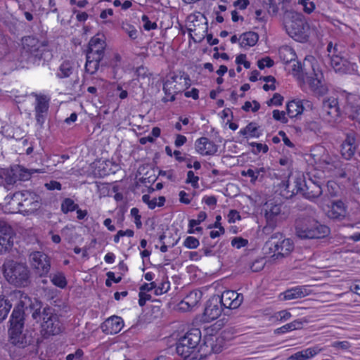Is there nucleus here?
Instances as JSON below:
<instances>
[{
  "mask_svg": "<svg viewBox=\"0 0 360 360\" xmlns=\"http://www.w3.org/2000/svg\"><path fill=\"white\" fill-rule=\"evenodd\" d=\"M201 338L200 330L193 328L181 337L176 344V353L184 360H203L207 355L200 353L198 350L195 352Z\"/></svg>",
  "mask_w": 360,
  "mask_h": 360,
  "instance_id": "obj_4",
  "label": "nucleus"
},
{
  "mask_svg": "<svg viewBox=\"0 0 360 360\" xmlns=\"http://www.w3.org/2000/svg\"><path fill=\"white\" fill-rule=\"evenodd\" d=\"M22 191L15 192L13 194L6 195L4 198V204L10 206L9 209L12 212H19V207L21 204Z\"/></svg>",
  "mask_w": 360,
  "mask_h": 360,
  "instance_id": "obj_26",
  "label": "nucleus"
},
{
  "mask_svg": "<svg viewBox=\"0 0 360 360\" xmlns=\"http://www.w3.org/2000/svg\"><path fill=\"white\" fill-rule=\"evenodd\" d=\"M309 89L313 94L316 97H321L326 95L329 91L328 83L323 78V73L318 70L314 77H311L308 82Z\"/></svg>",
  "mask_w": 360,
  "mask_h": 360,
  "instance_id": "obj_15",
  "label": "nucleus"
},
{
  "mask_svg": "<svg viewBox=\"0 0 360 360\" xmlns=\"http://www.w3.org/2000/svg\"><path fill=\"white\" fill-rule=\"evenodd\" d=\"M309 156L316 164H321L326 162L324 158L326 150L322 146H316L310 150Z\"/></svg>",
  "mask_w": 360,
  "mask_h": 360,
  "instance_id": "obj_32",
  "label": "nucleus"
},
{
  "mask_svg": "<svg viewBox=\"0 0 360 360\" xmlns=\"http://www.w3.org/2000/svg\"><path fill=\"white\" fill-rule=\"evenodd\" d=\"M18 293L20 294V301L11 314L9 333L11 342L20 348H25L33 342L31 335L22 333L25 310L28 311L27 304L31 302V299L20 291Z\"/></svg>",
  "mask_w": 360,
  "mask_h": 360,
  "instance_id": "obj_1",
  "label": "nucleus"
},
{
  "mask_svg": "<svg viewBox=\"0 0 360 360\" xmlns=\"http://www.w3.org/2000/svg\"><path fill=\"white\" fill-rule=\"evenodd\" d=\"M104 53H86V58L93 61L98 63L99 65L100 61L103 59Z\"/></svg>",
  "mask_w": 360,
  "mask_h": 360,
  "instance_id": "obj_60",
  "label": "nucleus"
},
{
  "mask_svg": "<svg viewBox=\"0 0 360 360\" xmlns=\"http://www.w3.org/2000/svg\"><path fill=\"white\" fill-rule=\"evenodd\" d=\"M29 259L32 267L36 270L40 277L45 276L50 271L51 264L49 257L42 252H33L30 253Z\"/></svg>",
  "mask_w": 360,
  "mask_h": 360,
  "instance_id": "obj_12",
  "label": "nucleus"
},
{
  "mask_svg": "<svg viewBox=\"0 0 360 360\" xmlns=\"http://www.w3.org/2000/svg\"><path fill=\"white\" fill-rule=\"evenodd\" d=\"M105 46V41L97 37H92L89 42V46Z\"/></svg>",
  "mask_w": 360,
  "mask_h": 360,
  "instance_id": "obj_58",
  "label": "nucleus"
},
{
  "mask_svg": "<svg viewBox=\"0 0 360 360\" xmlns=\"http://www.w3.org/2000/svg\"><path fill=\"white\" fill-rule=\"evenodd\" d=\"M241 174L243 176H250L252 179L251 181H255L258 177L259 172L248 169L247 171H242Z\"/></svg>",
  "mask_w": 360,
  "mask_h": 360,
  "instance_id": "obj_55",
  "label": "nucleus"
},
{
  "mask_svg": "<svg viewBox=\"0 0 360 360\" xmlns=\"http://www.w3.org/2000/svg\"><path fill=\"white\" fill-rule=\"evenodd\" d=\"M249 4H250L249 0H236L233 3V6H238L241 10H244L248 7Z\"/></svg>",
  "mask_w": 360,
  "mask_h": 360,
  "instance_id": "obj_63",
  "label": "nucleus"
},
{
  "mask_svg": "<svg viewBox=\"0 0 360 360\" xmlns=\"http://www.w3.org/2000/svg\"><path fill=\"white\" fill-rule=\"evenodd\" d=\"M302 182V174H290L288 180L282 181L279 185L281 195L289 199L296 194H301Z\"/></svg>",
  "mask_w": 360,
  "mask_h": 360,
  "instance_id": "obj_9",
  "label": "nucleus"
},
{
  "mask_svg": "<svg viewBox=\"0 0 360 360\" xmlns=\"http://www.w3.org/2000/svg\"><path fill=\"white\" fill-rule=\"evenodd\" d=\"M99 65L98 63L91 60V59H89L86 58V63L85 65V70L86 72L94 74L96 72V70L98 69Z\"/></svg>",
  "mask_w": 360,
  "mask_h": 360,
  "instance_id": "obj_44",
  "label": "nucleus"
},
{
  "mask_svg": "<svg viewBox=\"0 0 360 360\" xmlns=\"http://www.w3.org/2000/svg\"><path fill=\"white\" fill-rule=\"evenodd\" d=\"M240 39H242V41L240 43V46L241 47H245L246 46H253L258 41L259 35L255 32H248L243 33L240 36Z\"/></svg>",
  "mask_w": 360,
  "mask_h": 360,
  "instance_id": "obj_28",
  "label": "nucleus"
},
{
  "mask_svg": "<svg viewBox=\"0 0 360 360\" xmlns=\"http://www.w3.org/2000/svg\"><path fill=\"white\" fill-rule=\"evenodd\" d=\"M23 48L32 55L35 59L49 62L51 60L53 54L51 51L46 49L47 41H39L33 36L24 37L22 39Z\"/></svg>",
  "mask_w": 360,
  "mask_h": 360,
  "instance_id": "obj_8",
  "label": "nucleus"
},
{
  "mask_svg": "<svg viewBox=\"0 0 360 360\" xmlns=\"http://www.w3.org/2000/svg\"><path fill=\"white\" fill-rule=\"evenodd\" d=\"M331 347L340 350H347L350 348L351 344L348 341H337L333 342Z\"/></svg>",
  "mask_w": 360,
  "mask_h": 360,
  "instance_id": "obj_50",
  "label": "nucleus"
},
{
  "mask_svg": "<svg viewBox=\"0 0 360 360\" xmlns=\"http://www.w3.org/2000/svg\"><path fill=\"white\" fill-rule=\"evenodd\" d=\"M287 112H304L313 110V104L308 100H295L289 101L286 105Z\"/></svg>",
  "mask_w": 360,
  "mask_h": 360,
  "instance_id": "obj_21",
  "label": "nucleus"
},
{
  "mask_svg": "<svg viewBox=\"0 0 360 360\" xmlns=\"http://www.w3.org/2000/svg\"><path fill=\"white\" fill-rule=\"evenodd\" d=\"M346 210L342 201L337 200L333 202L331 210L329 211V216L331 218L338 219L345 217Z\"/></svg>",
  "mask_w": 360,
  "mask_h": 360,
  "instance_id": "obj_29",
  "label": "nucleus"
},
{
  "mask_svg": "<svg viewBox=\"0 0 360 360\" xmlns=\"http://www.w3.org/2000/svg\"><path fill=\"white\" fill-rule=\"evenodd\" d=\"M13 168L15 172V174H18V181H27L30 178L32 174H33L34 172H41L39 169L29 170L18 165L15 166Z\"/></svg>",
  "mask_w": 360,
  "mask_h": 360,
  "instance_id": "obj_34",
  "label": "nucleus"
},
{
  "mask_svg": "<svg viewBox=\"0 0 360 360\" xmlns=\"http://www.w3.org/2000/svg\"><path fill=\"white\" fill-rule=\"evenodd\" d=\"M45 187L50 191L53 190H61V184L56 181H51L49 183L45 184Z\"/></svg>",
  "mask_w": 360,
  "mask_h": 360,
  "instance_id": "obj_57",
  "label": "nucleus"
},
{
  "mask_svg": "<svg viewBox=\"0 0 360 360\" xmlns=\"http://www.w3.org/2000/svg\"><path fill=\"white\" fill-rule=\"evenodd\" d=\"M17 175L18 174H15L14 168L4 171L1 174L8 185L14 184L18 181Z\"/></svg>",
  "mask_w": 360,
  "mask_h": 360,
  "instance_id": "obj_39",
  "label": "nucleus"
},
{
  "mask_svg": "<svg viewBox=\"0 0 360 360\" xmlns=\"http://www.w3.org/2000/svg\"><path fill=\"white\" fill-rule=\"evenodd\" d=\"M243 296L233 290L224 291L219 295V301L224 308L236 309L242 303Z\"/></svg>",
  "mask_w": 360,
  "mask_h": 360,
  "instance_id": "obj_18",
  "label": "nucleus"
},
{
  "mask_svg": "<svg viewBox=\"0 0 360 360\" xmlns=\"http://www.w3.org/2000/svg\"><path fill=\"white\" fill-rule=\"evenodd\" d=\"M322 193L321 181L320 179H312L309 174L307 176L302 174L301 195L307 199L319 197Z\"/></svg>",
  "mask_w": 360,
  "mask_h": 360,
  "instance_id": "obj_10",
  "label": "nucleus"
},
{
  "mask_svg": "<svg viewBox=\"0 0 360 360\" xmlns=\"http://www.w3.org/2000/svg\"><path fill=\"white\" fill-rule=\"evenodd\" d=\"M79 207L78 205L75 203L74 200L71 198H65L61 204V210L63 213L66 214L69 212H72Z\"/></svg>",
  "mask_w": 360,
  "mask_h": 360,
  "instance_id": "obj_40",
  "label": "nucleus"
},
{
  "mask_svg": "<svg viewBox=\"0 0 360 360\" xmlns=\"http://www.w3.org/2000/svg\"><path fill=\"white\" fill-rule=\"evenodd\" d=\"M285 20V27L290 37L295 40L304 42L308 39L309 25L303 15L291 12Z\"/></svg>",
  "mask_w": 360,
  "mask_h": 360,
  "instance_id": "obj_6",
  "label": "nucleus"
},
{
  "mask_svg": "<svg viewBox=\"0 0 360 360\" xmlns=\"http://www.w3.org/2000/svg\"><path fill=\"white\" fill-rule=\"evenodd\" d=\"M300 71H301V63L297 61L295 63L293 64L292 67V74L298 78V76L300 75Z\"/></svg>",
  "mask_w": 360,
  "mask_h": 360,
  "instance_id": "obj_61",
  "label": "nucleus"
},
{
  "mask_svg": "<svg viewBox=\"0 0 360 360\" xmlns=\"http://www.w3.org/2000/svg\"><path fill=\"white\" fill-rule=\"evenodd\" d=\"M74 72L73 63L69 60H65L60 65L57 76L60 79L67 78L70 77Z\"/></svg>",
  "mask_w": 360,
  "mask_h": 360,
  "instance_id": "obj_30",
  "label": "nucleus"
},
{
  "mask_svg": "<svg viewBox=\"0 0 360 360\" xmlns=\"http://www.w3.org/2000/svg\"><path fill=\"white\" fill-rule=\"evenodd\" d=\"M356 150V139L353 135L347 134L346 139L341 145L342 155L349 160L354 154Z\"/></svg>",
  "mask_w": 360,
  "mask_h": 360,
  "instance_id": "obj_24",
  "label": "nucleus"
},
{
  "mask_svg": "<svg viewBox=\"0 0 360 360\" xmlns=\"http://www.w3.org/2000/svg\"><path fill=\"white\" fill-rule=\"evenodd\" d=\"M231 244L237 248H240L248 244V240L242 238H234L231 241Z\"/></svg>",
  "mask_w": 360,
  "mask_h": 360,
  "instance_id": "obj_56",
  "label": "nucleus"
},
{
  "mask_svg": "<svg viewBox=\"0 0 360 360\" xmlns=\"http://www.w3.org/2000/svg\"><path fill=\"white\" fill-rule=\"evenodd\" d=\"M169 288L170 284L169 281L162 282L160 286H156L155 288V294L159 295L165 293L169 290Z\"/></svg>",
  "mask_w": 360,
  "mask_h": 360,
  "instance_id": "obj_48",
  "label": "nucleus"
},
{
  "mask_svg": "<svg viewBox=\"0 0 360 360\" xmlns=\"http://www.w3.org/2000/svg\"><path fill=\"white\" fill-rule=\"evenodd\" d=\"M123 326L122 319L119 316H113L103 323L102 328L107 333L116 334L122 330Z\"/></svg>",
  "mask_w": 360,
  "mask_h": 360,
  "instance_id": "obj_22",
  "label": "nucleus"
},
{
  "mask_svg": "<svg viewBox=\"0 0 360 360\" xmlns=\"http://www.w3.org/2000/svg\"><path fill=\"white\" fill-rule=\"evenodd\" d=\"M196 151L202 155H214L217 151V146L207 137H201L195 143Z\"/></svg>",
  "mask_w": 360,
  "mask_h": 360,
  "instance_id": "obj_20",
  "label": "nucleus"
},
{
  "mask_svg": "<svg viewBox=\"0 0 360 360\" xmlns=\"http://www.w3.org/2000/svg\"><path fill=\"white\" fill-rule=\"evenodd\" d=\"M228 218L230 223H234L236 220L240 219V216L236 210H231L228 214Z\"/></svg>",
  "mask_w": 360,
  "mask_h": 360,
  "instance_id": "obj_59",
  "label": "nucleus"
},
{
  "mask_svg": "<svg viewBox=\"0 0 360 360\" xmlns=\"http://www.w3.org/2000/svg\"><path fill=\"white\" fill-rule=\"evenodd\" d=\"M347 60L338 55L333 54L330 57V65L335 72H345Z\"/></svg>",
  "mask_w": 360,
  "mask_h": 360,
  "instance_id": "obj_33",
  "label": "nucleus"
},
{
  "mask_svg": "<svg viewBox=\"0 0 360 360\" xmlns=\"http://www.w3.org/2000/svg\"><path fill=\"white\" fill-rule=\"evenodd\" d=\"M199 244V240L193 236H188L184 243V246L190 249L198 248Z\"/></svg>",
  "mask_w": 360,
  "mask_h": 360,
  "instance_id": "obj_45",
  "label": "nucleus"
},
{
  "mask_svg": "<svg viewBox=\"0 0 360 360\" xmlns=\"http://www.w3.org/2000/svg\"><path fill=\"white\" fill-rule=\"evenodd\" d=\"M223 305L219 301V295L212 296L206 303L203 316L205 321H210L217 319L223 311Z\"/></svg>",
  "mask_w": 360,
  "mask_h": 360,
  "instance_id": "obj_14",
  "label": "nucleus"
},
{
  "mask_svg": "<svg viewBox=\"0 0 360 360\" xmlns=\"http://www.w3.org/2000/svg\"><path fill=\"white\" fill-rule=\"evenodd\" d=\"M266 264L264 258H259L255 259L254 262L250 264V269L252 272H258L263 269Z\"/></svg>",
  "mask_w": 360,
  "mask_h": 360,
  "instance_id": "obj_42",
  "label": "nucleus"
},
{
  "mask_svg": "<svg viewBox=\"0 0 360 360\" xmlns=\"http://www.w3.org/2000/svg\"><path fill=\"white\" fill-rule=\"evenodd\" d=\"M122 29L128 34L131 39H136L138 37L136 29L129 24L123 25Z\"/></svg>",
  "mask_w": 360,
  "mask_h": 360,
  "instance_id": "obj_43",
  "label": "nucleus"
},
{
  "mask_svg": "<svg viewBox=\"0 0 360 360\" xmlns=\"http://www.w3.org/2000/svg\"><path fill=\"white\" fill-rule=\"evenodd\" d=\"M323 350V348L320 347L319 345H316L313 347H309L297 352L288 357L286 360H307L314 357Z\"/></svg>",
  "mask_w": 360,
  "mask_h": 360,
  "instance_id": "obj_23",
  "label": "nucleus"
},
{
  "mask_svg": "<svg viewBox=\"0 0 360 360\" xmlns=\"http://www.w3.org/2000/svg\"><path fill=\"white\" fill-rule=\"evenodd\" d=\"M11 307V302L5 297L0 296V323L6 319Z\"/></svg>",
  "mask_w": 360,
  "mask_h": 360,
  "instance_id": "obj_35",
  "label": "nucleus"
},
{
  "mask_svg": "<svg viewBox=\"0 0 360 360\" xmlns=\"http://www.w3.org/2000/svg\"><path fill=\"white\" fill-rule=\"evenodd\" d=\"M279 57L285 63H289L295 60L296 53L292 48L285 46L279 49Z\"/></svg>",
  "mask_w": 360,
  "mask_h": 360,
  "instance_id": "obj_31",
  "label": "nucleus"
},
{
  "mask_svg": "<svg viewBox=\"0 0 360 360\" xmlns=\"http://www.w3.org/2000/svg\"><path fill=\"white\" fill-rule=\"evenodd\" d=\"M250 145L252 146L256 147V150H253V153L255 154H258L261 151L266 153L269 150V148H268L267 145H266V144L258 143H251Z\"/></svg>",
  "mask_w": 360,
  "mask_h": 360,
  "instance_id": "obj_53",
  "label": "nucleus"
},
{
  "mask_svg": "<svg viewBox=\"0 0 360 360\" xmlns=\"http://www.w3.org/2000/svg\"><path fill=\"white\" fill-rule=\"evenodd\" d=\"M28 310L32 311V318L38 321L41 319V331L44 335H55L59 334L62 331V323L56 314L54 313V309L51 307L44 308L42 312L40 311V303L35 300V303L32 301L27 304Z\"/></svg>",
  "mask_w": 360,
  "mask_h": 360,
  "instance_id": "obj_3",
  "label": "nucleus"
},
{
  "mask_svg": "<svg viewBox=\"0 0 360 360\" xmlns=\"http://www.w3.org/2000/svg\"><path fill=\"white\" fill-rule=\"evenodd\" d=\"M183 78L179 77V75H172L167 79L163 84V90L167 96H169L170 98L167 101H174L175 94L181 92L184 90Z\"/></svg>",
  "mask_w": 360,
  "mask_h": 360,
  "instance_id": "obj_16",
  "label": "nucleus"
},
{
  "mask_svg": "<svg viewBox=\"0 0 360 360\" xmlns=\"http://www.w3.org/2000/svg\"><path fill=\"white\" fill-rule=\"evenodd\" d=\"M295 231L296 236L301 239L321 238L330 232L328 226L313 219L297 221Z\"/></svg>",
  "mask_w": 360,
  "mask_h": 360,
  "instance_id": "obj_5",
  "label": "nucleus"
},
{
  "mask_svg": "<svg viewBox=\"0 0 360 360\" xmlns=\"http://www.w3.org/2000/svg\"><path fill=\"white\" fill-rule=\"evenodd\" d=\"M283 101V97L281 94L276 93L271 99L266 101V104L269 106L272 105H281Z\"/></svg>",
  "mask_w": 360,
  "mask_h": 360,
  "instance_id": "obj_49",
  "label": "nucleus"
},
{
  "mask_svg": "<svg viewBox=\"0 0 360 360\" xmlns=\"http://www.w3.org/2000/svg\"><path fill=\"white\" fill-rule=\"evenodd\" d=\"M139 210L136 207H134L131 210V215L134 217V222L136 224V226L138 229H141L142 226V223L141 221V215L139 214Z\"/></svg>",
  "mask_w": 360,
  "mask_h": 360,
  "instance_id": "obj_52",
  "label": "nucleus"
},
{
  "mask_svg": "<svg viewBox=\"0 0 360 360\" xmlns=\"http://www.w3.org/2000/svg\"><path fill=\"white\" fill-rule=\"evenodd\" d=\"M51 281L53 285L60 288H64L67 285L65 275L62 272H57L50 275Z\"/></svg>",
  "mask_w": 360,
  "mask_h": 360,
  "instance_id": "obj_37",
  "label": "nucleus"
},
{
  "mask_svg": "<svg viewBox=\"0 0 360 360\" xmlns=\"http://www.w3.org/2000/svg\"><path fill=\"white\" fill-rule=\"evenodd\" d=\"M311 293V290L307 286H298L292 289L288 290L284 292L285 300H293L302 298Z\"/></svg>",
  "mask_w": 360,
  "mask_h": 360,
  "instance_id": "obj_25",
  "label": "nucleus"
},
{
  "mask_svg": "<svg viewBox=\"0 0 360 360\" xmlns=\"http://www.w3.org/2000/svg\"><path fill=\"white\" fill-rule=\"evenodd\" d=\"M156 288V284L155 282H151L150 283H144L140 287V290L142 292H149L153 289Z\"/></svg>",
  "mask_w": 360,
  "mask_h": 360,
  "instance_id": "obj_64",
  "label": "nucleus"
},
{
  "mask_svg": "<svg viewBox=\"0 0 360 360\" xmlns=\"http://www.w3.org/2000/svg\"><path fill=\"white\" fill-rule=\"evenodd\" d=\"M291 317V314L287 310H282L275 313L271 317V321L284 322L289 320Z\"/></svg>",
  "mask_w": 360,
  "mask_h": 360,
  "instance_id": "obj_41",
  "label": "nucleus"
},
{
  "mask_svg": "<svg viewBox=\"0 0 360 360\" xmlns=\"http://www.w3.org/2000/svg\"><path fill=\"white\" fill-rule=\"evenodd\" d=\"M314 58H305L302 63H301V71L300 75L298 76L297 80L302 85L306 81H309L311 77L317 74L318 71H316L314 63H313Z\"/></svg>",
  "mask_w": 360,
  "mask_h": 360,
  "instance_id": "obj_19",
  "label": "nucleus"
},
{
  "mask_svg": "<svg viewBox=\"0 0 360 360\" xmlns=\"http://www.w3.org/2000/svg\"><path fill=\"white\" fill-rule=\"evenodd\" d=\"M264 216L266 225L264 227V231L269 233L274 229L281 219V205L272 202H266L264 205Z\"/></svg>",
  "mask_w": 360,
  "mask_h": 360,
  "instance_id": "obj_11",
  "label": "nucleus"
},
{
  "mask_svg": "<svg viewBox=\"0 0 360 360\" xmlns=\"http://www.w3.org/2000/svg\"><path fill=\"white\" fill-rule=\"evenodd\" d=\"M41 205V198L38 195L29 191H22L19 212H25L27 214L33 213L40 208Z\"/></svg>",
  "mask_w": 360,
  "mask_h": 360,
  "instance_id": "obj_13",
  "label": "nucleus"
},
{
  "mask_svg": "<svg viewBox=\"0 0 360 360\" xmlns=\"http://www.w3.org/2000/svg\"><path fill=\"white\" fill-rule=\"evenodd\" d=\"M265 246L274 252L271 256L274 259H283L288 256L294 249L291 240L284 238L283 234L279 232L273 234L266 242Z\"/></svg>",
  "mask_w": 360,
  "mask_h": 360,
  "instance_id": "obj_7",
  "label": "nucleus"
},
{
  "mask_svg": "<svg viewBox=\"0 0 360 360\" xmlns=\"http://www.w3.org/2000/svg\"><path fill=\"white\" fill-rule=\"evenodd\" d=\"M246 127L248 134H250L251 136L259 137L260 136L261 133L258 131V127L256 126L255 123L251 122Z\"/></svg>",
  "mask_w": 360,
  "mask_h": 360,
  "instance_id": "obj_51",
  "label": "nucleus"
},
{
  "mask_svg": "<svg viewBox=\"0 0 360 360\" xmlns=\"http://www.w3.org/2000/svg\"><path fill=\"white\" fill-rule=\"evenodd\" d=\"M200 297V294L198 292H191L185 297L182 303H185L188 306V308L192 309L197 305Z\"/></svg>",
  "mask_w": 360,
  "mask_h": 360,
  "instance_id": "obj_36",
  "label": "nucleus"
},
{
  "mask_svg": "<svg viewBox=\"0 0 360 360\" xmlns=\"http://www.w3.org/2000/svg\"><path fill=\"white\" fill-rule=\"evenodd\" d=\"M198 180L199 178L197 176L194 175L193 171L190 170L187 173V179L186 180V184H191L192 186L194 188L198 187Z\"/></svg>",
  "mask_w": 360,
  "mask_h": 360,
  "instance_id": "obj_46",
  "label": "nucleus"
},
{
  "mask_svg": "<svg viewBox=\"0 0 360 360\" xmlns=\"http://www.w3.org/2000/svg\"><path fill=\"white\" fill-rule=\"evenodd\" d=\"M288 331H292L291 329L290 323L288 324H285L278 328H276L274 330V333L278 335V334L287 333Z\"/></svg>",
  "mask_w": 360,
  "mask_h": 360,
  "instance_id": "obj_62",
  "label": "nucleus"
},
{
  "mask_svg": "<svg viewBox=\"0 0 360 360\" xmlns=\"http://www.w3.org/2000/svg\"><path fill=\"white\" fill-rule=\"evenodd\" d=\"M139 304L141 307H143L146 304V301L150 300L151 299V295L147 294L145 292H142L140 290L139 293Z\"/></svg>",
  "mask_w": 360,
  "mask_h": 360,
  "instance_id": "obj_54",
  "label": "nucleus"
},
{
  "mask_svg": "<svg viewBox=\"0 0 360 360\" xmlns=\"http://www.w3.org/2000/svg\"><path fill=\"white\" fill-rule=\"evenodd\" d=\"M36 99V112H46L49 110V98L44 94L32 93Z\"/></svg>",
  "mask_w": 360,
  "mask_h": 360,
  "instance_id": "obj_27",
  "label": "nucleus"
},
{
  "mask_svg": "<svg viewBox=\"0 0 360 360\" xmlns=\"http://www.w3.org/2000/svg\"><path fill=\"white\" fill-rule=\"evenodd\" d=\"M2 273L6 281L18 288L31 284V272L27 265L13 259H6L2 265Z\"/></svg>",
  "mask_w": 360,
  "mask_h": 360,
  "instance_id": "obj_2",
  "label": "nucleus"
},
{
  "mask_svg": "<svg viewBox=\"0 0 360 360\" xmlns=\"http://www.w3.org/2000/svg\"><path fill=\"white\" fill-rule=\"evenodd\" d=\"M323 110L330 112V110L338 112L339 110L338 100L335 98H329L323 101Z\"/></svg>",
  "mask_w": 360,
  "mask_h": 360,
  "instance_id": "obj_38",
  "label": "nucleus"
},
{
  "mask_svg": "<svg viewBox=\"0 0 360 360\" xmlns=\"http://www.w3.org/2000/svg\"><path fill=\"white\" fill-rule=\"evenodd\" d=\"M13 231L11 226L0 219V253L7 251L13 243Z\"/></svg>",
  "mask_w": 360,
  "mask_h": 360,
  "instance_id": "obj_17",
  "label": "nucleus"
},
{
  "mask_svg": "<svg viewBox=\"0 0 360 360\" xmlns=\"http://www.w3.org/2000/svg\"><path fill=\"white\" fill-rule=\"evenodd\" d=\"M274 62L269 57H265L257 61L258 68L260 70L264 69L265 67L271 68L274 65Z\"/></svg>",
  "mask_w": 360,
  "mask_h": 360,
  "instance_id": "obj_47",
  "label": "nucleus"
}]
</instances>
